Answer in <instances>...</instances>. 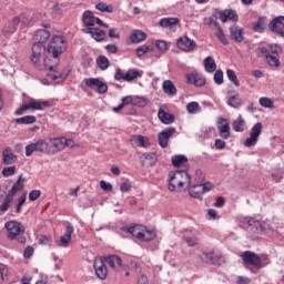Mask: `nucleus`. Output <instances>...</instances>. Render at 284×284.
Returning a JSON list of instances; mask_svg holds the SVG:
<instances>
[{
	"mask_svg": "<svg viewBox=\"0 0 284 284\" xmlns=\"http://www.w3.org/2000/svg\"><path fill=\"white\" fill-rule=\"evenodd\" d=\"M162 90L164 94H168L169 97L176 95V87L174 85V82H172L171 80H165L162 83Z\"/></svg>",
	"mask_w": 284,
	"mask_h": 284,
	"instance_id": "nucleus-35",
	"label": "nucleus"
},
{
	"mask_svg": "<svg viewBox=\"0 0 284 284\" xmlns=\"http://www.w3.org/2000/svg\"><path fill=\"white\" fill-rule=\"evenodd\" d=\"M93 267L98 278H101V281H105V278H108V267L105 266V262L102 257H97L94 260Z\"/></svg>",
	"mask_w": 284,
	"mask_h": 284,
	"instance_id": "nucleus-19",
	"label": "nucleus"
},
{
	"mask_svg": "<svg viewBox=\"0 0 284 284\" xmlns=\"http://www.w3.org/2000/svg\"><path fill=\"white\" fill-rule=\"evenodd\" d=\"M245 121L244 119L240 115L234 122H233V130L235 132H243L245 130Z\"/></svg>",
	"mask_w": 284,
	"mask_h": 284,
	"instance_id": "nucleus-45",
	"label": "nucleus"
},
{
	"mask_svg": "<svg viewBox=\"0 0 284 284\" xmlns=\"http://www.w3.org/2000/svg\"><path fill=\"white\" fill-rule=\"evenodd\" d=\"M252 280L247 276L240 275L237 276L236 284H251Z\"/></svg>",
	"mask_w": 284,
	"mask_h": 284,
	"instance_id": "nucleus-61",
	"label": "nucleus"
},
{
	"mask_svg": "<svg viewBox=\"0 0 284 284\" xmlns=\"http://www.w3.org/2000/svg\"><path fill=\"white\" fill-rule=\"evenodd\" d=\"M217 130L222 139H230V123H227V120L220 119L217 122Z\"/></svg>",
	"mask_w": 284,
	"mask_h": 284,
	"instance_id": "nucleus-30",
	"label": "nucleus"
},
{
	"mask_svg": "<svg viewBox=\"0 0 284 284\" xmlns=\"http://www.w3.org/2000/svg\"><path fill=\"white\" fill-rule=\"evenodd\" d=\"M172 165L178 170H185L187 172V156L185 155H173Z\"/></svg>",
	"mask_w": 284,
	"mask_h": 284,
	"instance_id": "nucleus-26",
	"label": "nucleus"
},
{
	"mask_svg": "<svg viewBox=\"0 0 284 284\" xmlns=\"http://www.w3.org/2000/svg\"><path fill=\"white\" fill-rule=\"evenodd\" d=\"M50 39V31L48 30H38L33 37L36 43H41L42 45Z\"/></svg>",
	"mask_w": 284,
	"mask_h": 284,
	"instance_id": "nucleus-37",
	"label": "nucleus"
},
{
	"mask_svg": "<svg viewBox=\"0 0 284 284\" xmlns=\"http://www.w3.org/2000/svg\"><path fill=\"white\" fill-rule=\"evenodd\" d=\"M50 108V101L48 100H37V99H30L28 102H24L21 104V106L16 110L17 116H22V114H26L28 110H48Z\"/></svg>",
	"mask_w": 284,
	"mask_h": 284,
	"instance_id": "nucleus-8",
	"label": "nucleus"
},
{
	"mask_svg": "<svg viewBox=\"0 0 284 284\" xmlns=\"http://www.w3.org/2000/svg\"><path fill=\"white\" fill-rule=\"evenodd\" d=\"M186 110L189 112V114H199V112H201V104H199V102H190L186 105Z\"/></svg>",
	"mask_w": 284,
	"mask_h": 284,
	"instance_id": "nucleus-50",
	"label": "nucleus"
},
{
	"mask_svg": "<svg viewBox=\"0 0 284 284\" xmlns=\"http://www.w3.org/2000/svg\"><path fill=\"white\" fill-rule=\"evenodd\" d=\"M48 142V154H59V152H63L64 144L63 138H53L49 139Z\"/></svg>",
	"mask_w": 284,
	"mask_h": 284,
	"instance_id": "nucleus-17",
	"label": "nucleus"
},
{
	"mask_svg": "<svg viewBox=\"0 0 284 284\" xmlns=\"http://www.w3.org/2000/svg\"><path fill=\"white\" fill-rule=\"evenodd\" d=\"M187 193L191 199H201V196H203V185H187Z\"/></svg>",
	"mask_w": 284,
	"mask_h": 284,
	"instance_id": "nucleus-33",
	"label": "nucleus"
},
{
	"mask_svg": "<svg viewBox=\"0 0 284 284\" xmlns=\"http://www.w3.org/2000/svg\"><path fill=\"white\" fill-rule=\"evenodd\" d=\"M174 134H176V129H174L172 126L166 128L163 131H161L158 134L159 145L162 146L163 149L168 148V145L170 143V139H172V136H174Z\"/></svg>",
	"mask_w": 284,
	"mask_h": 284,
	"instance_id": "nucleus-14",
	"label": "nucleus"
},
{
	"mask_svg": "<svg viewBox=\"0 0 284 284\" xmlns=\"http://www.w3.org/2000/svg\"><path fill=\"white\" fill-rule=\"evenodd\" d=\"M124 232H128L132 236H135V239H139V241H154L156 239V232L152 230H148L144 226L141 225H134V226H124Z\"/></svg>",
	"mask_w": 284,
	"mask_h": 284,
	"instance_id": "nucleus-6",
	"label": "nucleus"
},
{
	"mask_svg": "<svg viewBox=\"0 0 284 284\" xmlns=\"http://www.w3.org/2000/svg\"><path fill=\"white\" fill-rule=\"evenodd\" d=\"M161 28H166V30H176L179 26V18H164L160 20Z\"/></svg>",
	"mask_w": 284,
	"mask_h": 284,
	"instance_id": "nucleus-32",
	"label": "nucleus"
},
{
	"mask_svg": "<svg viewBox=\"0 0 284 284\" xmlns=\"http://www.w3.org/2000/svg\"><path fill=\"white\" fill-rule=\"evenodd\" d=\"M142 168H152L156 164V154L155 153H144L140 158Z\"/></svg>",
	"mask_w": 284,
	"mask_h": 284,
	"instance_id": "nucleus-29",
	"label": "nucleus"
},
{
	"mask_svg": "<svg viewBox=\"0 0 284 284\" xmlns=\"http://www.w3.org/2000/svg\"><path fill=\"white\" fill-rule=\"evenodd\" d=\"M231 39L236 43H243L245 41V31L239 26H232L230 28Z\"/></svg>",
	"mask_w": 284,
	"mask_h": 284,
	"instance_id": "nucleus-24",
	"label": "nucleus"
},
{
	"mask_svg": "<svg viewBox=\"0 0 284 284\" xmlns=\"http://www.w3.org/2000/svg\"><path fill=\"white\" fill-rule=\"evenodd\" d=\"M4 227L7 230V236L10 239V241H14V239L19 236L18 242L26 245V237L21 236L26 234V226H23V224L17 221H9L4 224Z\"/></svg>",
	"mask_w": 284,
	"mask_h": 284,
	"instance_id": "nucleus-5",
	"label": "nucleus"
},
{
	"mask_svg": "<svg viewBox=\"0 0 284 284\" xmlns=\"http://www.w3.org/2000/svg\"><path fill=\"white\" fill-rule=\"evenodd\" d=\"M84 34H90L94 41H103L105 39V31L99 29V28H89L83 29Z\"/></svg>",
	"mask_w": 284,
	"mask_h": 284,
	"instance_id": "nucleus-27",
	"label": "nucleus"
},
{
	"mask_svg": "<svg viewBox=\"0 0 284 284\" xmlns=\"http://www.w3.org/2000/svg\"><path fill=\"white\" fill-rule=\"evenodd\" d=\"M263 133V123L257 122L255 123L251 131H250V136L246 138L244 141L245 148H254L258 143V136Z\"/></svg>",
	"mask_w": 284,
	"mask_h": 284,
	"instance_id": "nucleus-11",
	"label": "nucleus"
},
{
	"mask_svg": "<svg viewBox=\"0 0 284 284\" xmlns=\"http://www.w3.org/2000/svg\"><path fill=\"white\" fill-rule=\"evenodd\" d=\"M82 23L84 26V30H89V28H94L95 17L94 13L90 10H87L82 14Z\"/></svg>",
	"mask_w": 284,
	"mask_h": 284,
	"instance_id": "nucleus-28",
	"label": "nucleus"
},
{
	"mask_svg": "<svg viewBox=\"0 0 284 284\" xmlns=\"http://www.w3.org/2000/svg\"><path fill=\"white\" fill-rule=\"evenodd\" d=\"M95 10H99L100 12H108V14H110L114 12V7H112V4L99 2L98 4H95Z\"/></svg>",
	"mask_w": 284,
	"mask_h": 284,
	"instance_id": "nucleus-47",
	"label": "nucleus"
},
{
	"mask_svg": "<svg viewBox=\"0 0 284 284\" xmlns=\"http://www.w3.org/2000/svg\"><path fill=\"white\" fill-rule=\"evenodd\" d=\"M152 50H154V47H152L150 44L149 45L144 44V45L139 47L135 50V54H136V57L141 58V57H143V54H148V52H152Z\"/></svg>",
	"mask_w": 284,
	"mask_h": 284,
	"instance_id": "nucleus-49",
	"label": "nucleus"
},
{
	"mask_svg": "<svg viewBox=\"0 0 284 284\" xmlns=\"http://www.w3.org/2000/svg\"><path fill=\"white\" fill-rule=\"evenodd\" d=\"M243 225L251 234H261V232H272V222L270 220L260 222L253 217H245Z\"/></svg>",
	"mask_w": 284,
	"mask_h": 284,
	"instance_id": "nucleus-4",
	"label": "nucleus"
},
{
	"mask_svg": "<svg viewBox=\"0 0 284 284\" xmlns=\"http://www.w3.org/2000/svg\"><path fill=\"white\" fill-rule=\"evenodd\" d=\"M176 45L183 52H192L196 48V42L184 36L178 39Z\"/></svg>",
	"mask_w": 284,
	"mask_h": 284,
	"instance_id": "nucleus-22",
	"label": "nucleus"
},
{
	"mask_svg": "<svg viewBox=\"0 0 284 284\" xmlns=\"http://www.w3.org/2000/svg\"><path fill=\"white\" fill-rule=\"evenodd\" d=\"M203 63L205 72H209L210 74H212V72H216V61L212 55L206 57Z\"/></svg>",
	"mask_w": 284,
	"mask_h": 284,
	"instance_id": "nucleus-40",
	"label": "nucleus"
},
{
	"mask_svg": "<svg viewBox=\"0 0 284 284\" xmlns=\"http://www.w3.org/2000/svg\"><path fill=\"white\" fill-rule=\"evenodd\" d=\"M220 19L223 23L227 22L229 20L239 21V16L236 12H234V10H224L220 13Z\"/></svg>",
	"mask_w": 284,
	"mask_h": 284,
	"instance_id": "nucleus-39",
	"label": "nucleus"
},
{
	"mask_svg": "<svg viewBox=\"0 0 284 284\" xmlns=\"http://www.w3.org/2000/svg\"><path fill=\"white\" fill-rule=\"evenodd\" d=\"M24 181L26 180H23L20 175L18 181L12 185L11 190L8 192L7 196L4 197V201L2 202V204H0V214H6V212L10 210V203L14 201V195L17 194V192H21V190H23Z\"/></svg>",
	"mask_w": 284,
	"mask_h": 284,
	"instance_id": "nucleus-10",
	"label": "nucleus"
},
{
	"mask_svg": "<svg viewBox=\"0 0 284 284\" xmlns=\"http://www.w3.org/2000/svg\"><path fill=\"white\" fill-rule=\"evenodd\" d=\"M33 152H42V154H48V141L38 140L36 143H31L26 146V156H32Z\"/></svg>",
	"mask_w": 284,
	"mask_h": 284,
	"instance_id": "nucleus-12",
	"label": "nucleus"
},
{
	"mask_svg": "<svg viewBox=\"0 0 284 284\" xmlns=\"http://www.w3.org/2000/svg\"><path fill=\"white\" fill-rule=\"evenodd\" d=\"M130 143L131 145H133V148H150V139H148V136H144V135H139V134H135V135H132L130 138Z\"/></svg>",
	"mask_w": 284,
	"mask_h": 284,
	"instance_id": "nucleus-23",
	"label": "nucleus"
},
{
	"mask_svg": "<svg viewBox=\"0 0 284 284\" xmlns=\"http://www.w3.org/2000/svg\"><path fill=\"white\" fill-rule=\"evenodd\" d=\"M24 181L26 180H23L20 175L18 181L12 185L11 190L8 192L7 196L4 197V201L2 202V204H0V214H6V212L10 210V203L14 201V195L17 194V192H21V190H23Z\"/></svg>",
	"mask_w": 284,
	"mask_h": 284,
	"instance_id": "nucleus-9",
	"label": "nucleus"
},
{
	"mask_svg": "<svg viewBox=\"0 0 284 284\" xmlns=\"http://www.w3.org/2000/svg\"><path fill=\"white\" fill-rule=\"evenodd\" d=\"M143 77V71H139V69H129L125 72L124 81L128 83L134 81V79H141Z\"/></svg>",
	"mask_w": 284,
	"mask_h": 284,
	"instance_id": "nucleus-36",
	"label": "nucleus"
},
{
	"mask_svg": "<svg viewBox=\"0 0 284 284\" xmlns=\"http://www.w3.org/2000/svg\"><path fill=\"white\" fill-rule=\"evenodd\" d=\"M266 28H267V18L266 17L258 18L256 23L253 24L254 32H258V33L265 32Z\"/></svg>",
	"mask_w": 284,
	"mask_h": 284,
	"instance_id": "nucleus-43",
	"label": "nucleus"
},
{
	"mask_svg": "<svg viewBox=\"0 0 284 284\" xmlns=\"http://www.w3.org/2000/svg\"><path fill=\"white\" fill-rule=\"evenodd\" d=\"M129 39L132 43H141L148 39V34L141 30H133Z\"/></svg>",
	"mask_w": 284,
	"mask_h": 284,
	"instance_id": "nucleus-38",
	"label": "nucleus"
},
{
	"mask_svg": "<svg viewBox=\"0 0 284 284\" xmlns=\"http://www.w3.org/2000/svg\"><path fill=\"white\" fill-rule=\"evenodd\" d=\"M268 28L271 32H275V34H280V37H284V17L280 16L273 19L268 23Z\"/></svg>",
	"mask_w": 284,
	"mask_h": 284,
	"instance_id": "nucleus-21",
	"label": "nucleus"
},
{
	"mask_svg": "<svg viewBox=\"0 0 284 284\" xmlns=\"http://www.w3.org/2000/svg\"><path fill=\"white\" fill-rule=\"evenodd\" d=\"M133 105H138L139 108H145V105H148V99L135 97L133 98Z\"/></svg>",
	"mask_w": 284,
	"mask_h": 284,
	"instance_id": "nucleus-54",
	"label": "nucleus"
},
{
	"mask_svg": "<svg viewBox=\"0 0 284 284\" xmlns=\"http://www.w3.org/2000/svg\"><path fill=\"white\" fill-rule=\"evenodd\" d=\"M283 49L278 44H268L267 47H260L255 50L256 57L260 59L265 57L267 64L271 68H281V54Z\"/></svg>",
	"mask_w": 284,
	"mask_h": 284,
	"instance_id": "nucleus-1",
	"label": "nucleus"
},
{
	"mask_svg": "<svg viewBox=\"0 0 284 284\" xmlns=\"http://www.w3.org/2000/svg\"><path fill=\"white\" fill-rule=\"evenodd\" d=\"M185 242L187 243L189 247H194L195 245H199V237L196 236L186 237Z\"/></svg>",
	"mask_w": 284,
	"mask_h": 284,
	"instance_id": "nucleus-60",
	"label": "nucleus"
},
{
	"mask_svg": "<svg viewBox=\"0 0 284 284\" xmlns=\"http://www.w3.org/2000/svg\"><path fill=\"white\" fill-rule=\"evenodd\" d=\"M6 278H8V266L0 263V283H2V281H6Z\"/></svg>",
	"mask_w": 284,
	"mask_h": 284,
	"instance_id": "nucleus-56",
	"label": "nucleus"
},
{
	"mask_svg": "<svg viewBox=\"0 0 284 284\" xmlns=\"http://www.w3.org/2000/svg\"><path fill=\"white\" fill-rule=\"evenodd\" d=\"M204 23L205 26H210V27L213 26L214 28H216V30L221 28V26H219V18L214 14L209 18H205Z\"/></svg>",
	"mask_w": 284,
	"mask_h": 284,
	"instance_id": "nucleus-52",
	"label": "nucleus"
},
{
	"mask_svg": "<svg viewBox=\"0 0 284 284\" xmlns=\"http://www.w3.org/2000/svg\"><path fill=\"white\" fill-rule=\"evenodd\" d=\"M37 121V116L34 115H26L22 118L16 119V123L18 125H32Z\"/></svg>",
	"mask_w": 284,
	"mask_h": 284,
	"instance_id": "nucleus-44",
	"label": "nucleus"
},
{
	"mask_svg": "<svg viewBox=\"0 0 284 284\" xmlns=\"http://www.w3.org/2000/svg\"><path fill=\"white\" fill-rule=\"evenodd\" d=\"M83 83L92 90H98L99 94H105L108 92V84L101 81L99 78L84 79Z\"/></svg>",
	"mask_w": 284,
	"mask_h": 284,
	"instance_id": "nucleus-13",
	"label": "nucleus"
},
{
	"mask_svg": "<svg viewBox=\"0 0 284 284\" xmlns=\"http://www.w3.org/2000/svg\"><path fill=\"white\" fill-rule=\"evenodd\" d=\"M214 83H216V85H223V71L222 70L215 71Z\"/></svg>",
	"mask_w": 284,
	"mask_h": 284,
	"instance_id": "nucleus-55",
	"label": "nucleus"
},
{
	"mask_svg": "<svg viewBox=\"0 0 284 284\" xmlns=\"http://www.w3.org/2000/svg\"><path fill=\"white\" fill-rule=\"evenodd\" d=\"M258 103L262 108L274 110V101L267 97L260 98Z\"/></svg>",
	"mask_w": 284,
	"mask_h": 284,
	"instance_id": "nucleus-48",
	"label": "nucleus"
},
{
	"mask_svg": "<svg viewBox=\"0 0 284 284\" xmlns=\"http://www.w3.org/2000/svg\"><path fill=\"white\" fill-rule=\"evenodd\" d=\"M17 159V155L12 152L11 149H4L2 152V161L4 165H12L14 163V160Z\"/></svg>",
	"mask_w": 284,
	"mask_h": 284,
	"instance_id": "nucleus-41",
	"label": "nucleus"
},
{
	"mask_svg": "<svg viewBox=\"0 0 284 284\" xmlns=\"http://www.w3.org/2000/svg\"><path fill=\"white\" fill-rule=\"evenodd\" d=\"M17 169L14 168V166H7V168H4L3 170H2V174L4 175V176H12V174H14V171H16Z\"/></svg>",
	"mask_w": 284,
	"mask_h": 284,
	"instance_id": "nucleus-63",
	"label": "nucleus"
},
{
	"mask_svg": "<svg viewBox=\"0 0 284 284\" xmlns=\"http://www.w3.org/2000/svg\"><path fill=\"white\" fill-rule=\"evenodd\" d=\"M226 77H227L229 81H231V83H234V85L236 88H239V85H241V83L239 82V78L236 77V73L234 72V70L227 69Z\"/></svg>",
	"mask_w": 284,
	"mask_h": 284,
	"instance_id": "nucleus-51",
	"label": "nucleus"
},
{
	"mask_svg": "<svg viewBox=\"0 0 284 284\" xmlns=\"http://www.w3.org/2000/svg\"><path fill=\"white\" fill-rule=\"evenodd\" d=\"M226 103L227 105H230V108H234L235 110H239V108L243 105V99H241V95L239 93H235V94L229 93Z\"/></svg>",
	"mask_w": 284,
	"mask_h": 284,
	"instance_id": "nucleus-31",
	"label": "nucleus"
},
{
	"mask_svg": "<svg viewBox=\"0 0 284 284\" xmlns=\"http://www.w3.org/2000/svg\"><path fill=\"white\" fill-rule=\"evenodd\" d=\"M105 262L112 267V270H116V267H122L123 262L119 257V255H109L105 257Z\"/></svg>",
	"mask_w": 284,
	"mask_h": 284,
	"instance_id": "nucleus-42",
	"label": "nucleus"
},
{
	"mask_svg": "<svg viewBox=\"0 0 284 284\" xmlns=\"http://www.w3.org/2000/svg\"><path fill=\"white\" fill-rule=\"evenodd\" d=\"M31 61L34 65H39L41 63V59H43V52H45V45L42 43L34 42L32 45Z\"/></svg>",
	"mask_w": 284,
	"mask_h": 284,
	"instance_id": "nucleus-20",
	"label": "nucleus"
},
{
	"mask_svg": "<svg viewBox=\"0 0 284 284\" xmlns=\"http://www.w3.org/2000/svg\"><path fill=\"white\" fill-rule=\"evenodd\" d=\"M72 234H74V226L70 222H67L65 233L55 242L58 247H68L70 241H72Z\"/></svg>",
	"mask_w": 284,
	"mask_h": 284,
	"instance_id": "nucleus-18",
	"label": "nucleus"
},
{
	"mask_svg": "<svg viewBox=\"0 0 284 284\" xmlns=\"http://www.w3.org/2000/svg\"><path fill=\"white\" fill-rule=\"evenodd\" d=\"M50 73L48 74L49 79L57 83H63L68 79V73H63L57 70V67H49Z\"/></svg>",
	"mask_w": 284,
	"mask_h": 284,
	"instance_id": "nucleus-25",
	"label": "nucleus"
},
{
	"mask_svg": "<svg viewBox=\"0 0 284 284\" xmlns=\"http://www.w3.org/2000/svg\"><path fill=\"white\" fill-rule=\"evenodd\" d=\"M186 83L195 85V88H203L205 85L206 80L203 74L199 73V71H192L191 73L185 74Z\"/></svg>",
	"mask_w": 284,
	"mask_h": 284,
	"instance_id": "nucleus-15",
	"label": "nucleus"
},
{
	"mask_svg": "<svg viewBox=\"0 0 284 284\" xmlns=\"http://www.w3.org/2000/svg\"><path fill=\"white\" fill-rule=\"evenodd\" d=\"M68 50V41L62 36H53L47 47V52L53 57V59H59Z\"/></svg>",
	"mask_w": 284,
	"mask_h": 284,
	"instance_id": "nucleus-3",
	"label": "nucleus"
},
{
	"mask_svg": "<svg viewBox=\"0 0 284 284\" xmlns=\"http://www.w3.org/2000/svg\"><path fill=\"white\" fill-rule=\"evenodd\" d=\"M222 256L221 251L214 250L211 252H203L200 255V258L202 263H212L213 265H219Z\"/></svg>",
	"mask_w": 284,
	"mask_h": 284,
	"instance_id": "nucleus-16",
	"label": "nucleus"
},
{
	"mask_svg": "<svg viewBox=\"0 0 284 284\" xmlns=\"http://www.w3.org/2000/svg\"><path fill=\"white\" fill-rule=\"evenodd\" d=\"M191 183L192 178L185 170L178 169L176 171H171L169 173L168 190L170 192H181V187H184V185H191Z\"/></svg>",
	"mask_w": 284,
	"mask_h": 284,
	"instance_id": "nucleus-2",
	"label": "nucleus"
},
{
	"mask_svg": "<svg viewBox=\"0 0 284 284\" xmlns=\"http://www.w3.org/2000/svg\"><path fill=\"white\" fill-rule=\"evenodd\" d=\"M219 41H221V43H223V45H227V43H230L227 41V38L225 37V33H223V29L221 27H217V32L215 33Z\"/></svg>",
	"mask_w": 284,
	"mask_h": 284,
	"instance_id": "nucleus-53",
	"label": "nucleus"
},
{
	"mask_svg": "<svg viewBox=\"0 0 284 284\" xmlns=\"http://www.w3.org/2000/svg\"><path fill=\"white\" fill-rule=\"evenodd\" d=\"M97 64L100 70H108L110 68V60L105 55H100L97 59Z\"/></svg>",
	"mask_w": 284,
	"mask_h": 284,
	"instance_id": "nucleus-46",
	"label": "nucleus"
},
{
	"mask_svg": "<svg viewBox=\"0 0 284 284\" xmlns=\"http://www.w3.org/2000/svg\"><path fill=\"white\" fill-rule=\"evenodd\" d=\"M242 258L244 261L245 267H250V265H253V267L261 270V267L270 265V257H267L266 255L258 256L256 255V253H252L250 251L244 252L242 254Z\"/></svg>",
	"mask_w": 284,
	"mask_h": 284,
	"instance_id": "nucleus-7",
	"label": "nucleus"
},
{
	"mask_svg": "<svg viewBox=\"0 0 284 284\" xmlns=\"http://www.w3.org/2000/svg\"><path fill=\"white\" fill-rule=\"evenodd\" d=\"M115 81H125V73H123V70L121 69H115V74H114Z\"/></svg>",
	"mask_w": 284,
	"mask_h": 284,
	"instance_id": "nucleus-59",
	"label": "nucleus"
},
{
	"mask_svg": "<svg viewBox=\"0 0 284 284\" xmlns=\"http://www.w3.org/2000/svg\"><path fill=\"white\" fill-rule=\"evenodd\" d=\"M23 203H26V194H22L18 200V204L16 207L17 214H21V207H23Z\"/></svg>",
	"mask_w": 284,
	"mask_h": 284,
	"instance_id": "nucleus-58",
	"label": "nucleus"
},
{
	"mask_svg": "<svg viewBox=\"0 0 284 284\" xmlns=\"http://www.w3.org/2000/svg\"><path fill=\"white\" fill-rule=\"evenodd\" d=\"M39 196H41V190H32L30 193H29V199L31 201H37V199H39Z\"/></svg>",
	"mask_w": 284,
	"mask_h": 284,
	"instance_id": "nucleus-62",
	"label": "nucleus"
},
{
	"mask_svg": "<svg viewBox=\"0 0 284 284\" xmlns=\"http://www.w3.org/2000/svg\"><path fill=\"white\" fill-rule=\"evenodd\" d=\"M200 185H202V194L212 192V190H214V184H212L211 182H204Z\"/></svg>",
	"mask_w": 284,
	"mask_h": 284,
	"instance_id": "nucleus-57",
	"label": "nucleus"
},
{
	"mask_svg": "<svg viewBox=\"0 0 284 284\" xmlns=\"http://www.w3.org/2000/svg\"><path fill=\"white\" fill-rule=\"evenodd\" d=\"M158 116L161 123H164V125H170L174 123V115L170 114L169 112H165L163 108L159 109Z\"/></svg>",
	"mask_w": 284,
	"mask_h": 284,
	"instance_id": "nucleus-34",
	"label": "nucleus"
},
{
	"mask_svg": "<svg viewBox=\"0 0 284 284\" xmlns=\"http://www.w3.org/2000/svg\"><path fill=\"white\" fill-rule=\"evenodd\" d=\"M34 254V248L32 246H28L24 252H23V256L26 258H30L32 255Z\"/></svg>",
	"mask_w": 284,
	"mask_h": 284,
	"instance_id": "nucleus-64",
	"label": "nucleus"
}]
</instances>
